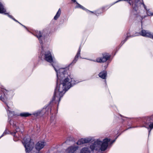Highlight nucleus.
I'll return each mask as SVG.
<instances>
[{
  "label": "nucleus",
  "instance_id": "obj_21",
  "mask_svg": "<svg viewBox=\"0 0 153 153\" xmlns=\"http://www.w3.org/2000/svg\"><path fill=\"white\" fill-rule=\"evenodd\" d=\"M143 127L147 128L149 131V135L150 133L151 130L153 128V123L152 122V123L149 125V127L146 126H144Z\"/></svg>",
  "mask_w": 153,
  "mask_h": 153
},
{
  "label": "nucleus",
  "instance_id": "obj_29",
  "mask_svg": "<svg viewBox=\"0 0 153 153\" xmlns=\"http://www.w3.org/2000/svg\"><path fill=\"white\" fill-rule=\"evenodd\" d=\"M20 24L22 26L24 27H25V28H26V29H27V27H26L24 25H23L21 23H20Z\"/></svg>",
  "mask_w": 153,
  "mask_h": 153
},
{
  "label": "nucleus",
  "instance_id": "obj_24",
  "mask_svg": "<svg viewBox=\"0 0 153 153\" xmlns=\"http://www.w3.org/2000/svg\"><path fill=\"white\" fill-rule=\"evenodd\" d=\"M131 0H118L117 1H116L114 2V3L113 4H114L115 3H117L118 2H119L120 1H127L128 2V3L130 4V5H131V2H130V1H131Z\"/></svg>",
  "mask_w": 153,
  "mask_h": 153
},
{
  "label": "nucleus",
  "instance_id": "obj_11",
  "mask_svg": "<svg viewBox=\"0 0 153 153\" xmlns=\"http://www.w3.org/2000/svg\"><path fill=\"white\" fill-rule=\"evenodd\" d=\"M45 143L44 142L39 141L37 142L35 145V148L38 151H39L43 148Z\"/></svg>",
  "mask_w": 153,
  "mask_h": 153
},
{
  "label": "nucleus",
  "instance_id": "obj_16",
  "mask_svg": "<svg viewBox=\"0 0 153 153\" xmlns=\"http://www.w3.org/2000/svg\"><path fill=\"white\" fill-rule=\"evenodd\" d=\"M143 7L146 11V14H147V16H153V12H151L149 9H147L146 6L145 4H143Z\"/></svg>",
  "mask_w": 153,
  "mask_h": 153
},
{
  "label": "nucleus",
  "instance_id": "obj_33",
  "mask_svg": "<svg viewBox=\"0 0 153 153\" xmlns=\"http://www.w3.org/2000/svg\"><path fill=\"white\" fill-rule=\"evenodd\" d=\"M147 16H145V17Z\"/></svg>",
  "mask_w": 153,
  "mask_h": 153
},
{
  "label": "nucleus",
  "instance_id": "obj_20",
  "mask_svg": "<svg viewBox=\"0 0 153 153\" xmlns=\"http://www.w3.org/2000/svg\"><path fill=\"white\" fill-rule=\"evenodd\" d=\"M80 153H91V151L87 147H84L82 149Z\"/></svg>",
  "mask_w": 153,
  "mask_h": 153
},
{
  "label": "nucleus",
  "instance_id": "obj_18",
  "mask_svg": "<svg viewBox=\"0 0 153 153\" xmlns=\"http://www.w3.org/2000/svg\"><path fill=\"white\" fill-rule=\"evenodd\" d=\"M61 13V10L60 8H59L57 12L56 15L54 17V19L57 20L58 18L60 17Z\"/></svg>",
  "mask_w": 153,
  "mask_h": 153
},
{
  "label": "nucleus",
  "instance_id": "obj_3",
  "mask_svg": "<svg viewBox=\"0 0 153 153\" xmlns=\"http://www.w3.org/2000/svg\"><path fill=\"white\" fill-rule=\"evenodd\" d=\"M48 34V31L47 30L42 31H37L34 33V35L38 39L39 42L41 45L42 51L40 56L48 62L52 63L53 62V59L51 52L47 51L44 52L43 44L46 42L48 40L47 37Z\"/></svg>",
  "mask_w": 153,
  "mask_h": 153
},
{
  "label": "nucleus",
  "instance_id": "obj_12",
  "mask_svg": "<svg viewBox=\"0 0 153 153\" xmlns=\"http://www.w3.org/2000/svg\"><path fill=\"white\" fill-rule=\"evenodd\" d=\"M140 34L143 36L149 38L151 32L149 30L142 29L139 33Z\"/></svg>",
  "mask_w": 153,
  "mask_h": 153
},
{
  "label": "nucleus",
  "instance_id": "obj_5",
  "mask_svg": "<svg viewBox=\"0 0 153 153\" xmlns=\"http://www.w3.org/2000/svg\"><path fill=\"white\" fill-rule=\"evenodd\" d=\"M25 148L26 153H30L34 146L33 142L31 140L30 136H27L24 137L22 142Z\"/></svg>",
  "mask_w": 153,
  "mask_h": 153
},
{
  "label": "nucleus",
  "instance_id": "obj_31",
  "mask_svg": "<svg viewBox=\"0 0 153 153\" xmlns=\"http://www.w3.org/2000/svg\"><path fill=\"white\" fill-rule=\"evenodd\" d=\"M138 126H136V127H130V128H127V129H128L129 128H135V127H137Z\"/></svg>",
  "mask_w": 153,
  "mask_h": 153
},
{
  "label": "nucleus",
  "instance_id": "obj_4",
  "mask_svg": "<svg viewBox=\"0 0 153 153\" xmlns=\"http://www.w3.org/2000/svg\"><path fill=\"white\" fill-rule=\"evenodd\" d=\"M110 140V139L107 138L103 139L102 141L97 139L90 144V148L93 152H98L104 151L107 149Z\"/></svg>",
  "mask_w": 153,
  "mask_h": 153
},
{
  "label": "nucleus",
  "instance_id": "obj_19",
  "mask_svg": "<svg viewBox=\"0 0 153 153\" xmlns=\"http://www.w3.org/2000/svg\"><path fill=\"white\" fill-rule=\"evenodd\" d=\"M76 4H77L76 6L75 7V8H79L81 9H82L83 10H86L87 12L89 11L91 13H93V11H90L86 9L85 7H83V6L79 4L77 2H76Z\"/></svg>",
  "mask_w": 153,
  "mask_h": 153
},
{
  "label": "nucleus",
  "instance_id": "obj_1",
  "mask_svg": "<svg viewBox=\"0 0 153 153\" xmlns=\"http://www.w3.org/2000/svg\"><path fill=\"white\" fill-rule=\"evenodd\" d=\"M51 64L56 73V87L55 89L52 100L50 103L45 106L42 109L39 110L32 114L36 117L42 116L44 114L48 115L51 113L52 102L56 103L58 102V106L61 98L66 91L80 82L77 80H75L72 76L68 75L66 69L61 68L58 70L53 63Z\"/></svg>",
  "mask_w": 153,
  "mask_h": 153
},
{
  "label": "nucleus",
  "instance_id": "obj_32",
  "mask_svg": "<svg viewBox=\"0 0 153 153\" xmlns=\"http://www.w3.org/2000/svg\"><path fill=\"white\" fill-rule=\"evenodd\" d=\"M141 24H142V22L141 21Z\"/></svg>",
  "mask_w": 153,
  "mask_h": 153
},
{
  "label": "nucleus",
  "instance_id": "obj_14",
  "mask_svg": "<svg viewBox=\"0 0 153 153\" xmlns=\"http://www.w3.org/2000/svg\"><path fill=\"white\" fill-rule=\"evenodd\" d=\"M143 121L146 125H149L153 122V120L152 117H145Z\"/></svg>",
  "mask_w": 153,
  "mask_h": 153
},
{
  "label": "nucleus",
  "instance_id": "obj_8",
  "mask_svg": "<svg viewBox=\"0 0 153 153\" xmlns=\"http://www.w3.org/2000/svg\"><path fill=\"white\" fill-rule=\"evenodd\" d=\"M94 140V138L91 137H88L83 138L79 139L76 143L77 145H81L85 143H88Z\"/></svg>",
  "mask_w": 153,
  "mask_h": 153
},
{
  "label": "nucleus",
  "instance_id": "obj_15",
  "mask_svg": "<svg viewBox=\"0 0 153 153\" xmlns=\"http://www.w3.org/2000/svg\"><path fill=\"white\" fill-rule=\"evenodd\" d=\"M107 75V72L105 71H103L100 73L98 74L99 76L103 79H106Z\"/></svg>",
  "mask_w": 153,
  "mask_h": 153
},
{
  "label": "nucleus",
  "instance_id": "obj_28",
  "mask_svg": "<svg viewBox=\"0 0 153 153\" xmlns=\"http://www.w3.org/2000/svg\"><path fill=\"white\" fill-rule=\"evenodd\" d=\"M93 12L92 13H94L97 16H98L99 15V13H98L97 12H95V13L94 12Z\"/></svg>",
  "mask_w": 153,
  "mask_h": 153
},
{
  "label": "nucleus",
  "instance_id": "obj_17",
  "mask_svg": "<svg viewBox=\"0 0 153 153\" xmlns=\"http://www.w3.org/2000/svg\"><path fill=\"white\" fill-rule=\"evenodd\" d=\"M32 115L31 114H30L29 113L27 112H22L19 114V116H20L22 117H29Z\"/></svg>",
  "mask_w": 153,
  "mask_h": 153
},
{
  "label": "nucleus",
  "instance_id": "obj_30",
  "mask_svg": "<svg viewBox=\"0 0 153 153\" xmlns=\"http://www.w3.org/2000/svg\"><path fill=\"white\" fill-rule=\"evenodd\" d=\"M73 2H76V0H71Z\"/></svg>",
  "mask_w": 153,
  "mask_h": 153
},
{
  "label": "nucleus",
  "instance_id": "obj_27",
  "mask_svg": "<svg viewBox=\"0 0 153 153\" xmlns=\"http://www.w3.org/2000/svg\"><path fill=\"white\" fill-rule=\"evenodd\" d=\"M117 138V137L116 138V139H115L111 141V142H110V141L108 142V143L109 142L110 145H111L116 140ZM110 141H111V140Z\"/></svg>",
  "mask_w": 153,
  "mask_h": 153
},
{
  "label": "nucleus",
  "instance_id": "obj_22",
  "mask_svg": "<svg viewBox=\"0 0 153 153\" xmlns=\"http://www.w3.org/2000/svg\"><path fill=\"white\" fill-rule=\"evenodd\" d=\"M133 37V36L130 35V33H128L126 34V36L125 39L122 41L120 44L121 45H122L127 40L129 37Z\"/></svg>",
  "mask_w": 153,
  "mask_h": 153
},
{
  "label": "nucleus",
  "instance_id": "obj_10",
  "mask_svg": "<svg viewBox=\"0 0 153 153\" xmlns=\"http://www.w3.org/2000/svg\"><path fill=\"white\" fill-rule=\"evenodd\" d=\"M79 147L75 145L71 146L68 147L66 150V153H74L78 149Z\"/></svg>",
  "mask_w": 153,
  "mask_h": 153
},
{
  "label": "nucleus",
  "instance_id": "obj_9",
  "mask_svg": "<svg viewBox=\"0 0 153 153\" xmlns=\"http://www.w3.org/2000/svg\"><path fill=\"white\" fill-rule=\"evenodd\" d=\"M6 12V10L4 8V6L2 3L1 2H0V13H4L5 15H7L9 17L12 19L15 22L19 23V24L20 23L17 20L14 18L12 16L10 15L7 13H5Z\"/></svg>",
  "mask_w": 153,
  "mask_h": 153
},
{
  "label": "nucleus",
  "instance_id": "obj_6",
  "mask_svg": "<svg viewBox=\"0 0 153 153\" xmlns=\"http://www.w3.org/2000/svg\"><path fill=\"white\" fill-rule=\"evenodd\" d=\"M134 6L133 3H131V5L133 7V9L130 12L131 15H136L137 14L138 7L141 6L142 5L143 7L144 3L143 0H135L134 2Z\"/></svg>",
  "mask_w": 153,
  "mask_h": 153
},
{
  "label": "nucleus",
  "instance_id": "obj_26",
  "mask_svg": "<svg viewBox=\"0 0 153 153\" xmlns=\"http://www.w3.org/2000/svg\"><path fill=\"white\" fill-rule=\"evenodd\" d=\"M149 38L153 39V33L151 32V34H150Z\"/></svg>",
  "mask_w": 153,
  "mask_h": 153
},
{
  "label": "nucleus",
  "instance_id": "obj_13",
  "mask_svg": "<svg viewBox=\"0 0 153 153\" xmlns=\"http://www.w3.org/2000/svg\"><path fill=\"white\" fill-rule=\"evenodd\" d=\"M80 52L81 48L80 47L77 53L74 57V59L73 61L70 64V65H74L75 63L77 61L78 57H80V58H81V57H80Z\"/></svg>",
  "mask_w": 153,
  "mask_h": 153
},
{
  "label": "nucleus",
  "instance_id": "obj_23",
  "mask_svg": "<svg viewBox=\"0 0 153 153\" xmlns=\"http://www.w3.org/2000/svg\"><path fill=\"white\" fill-rule=\"evenodd\" d=\"M51 123L52 125H53L55 123L56 119L55 116H52L51 117Z\"/></svg>",
  "mask_w": 153,
  "mask_h": 153
},
{
  "label": "nucleus",
  "instance_id": "obj_2",
  "mask_svg": "<svg viewBox=\"0 0 153 153\" xmlns=\"http://www.w3.org/2000/svg\"><path fill=\"white\" fill-rule=\"evenodd\" d=\"M1 88V93L0 94V100L4 102L7 106L6 108L8 116V122L10 125H12L14 128L16 129V131L11 132L10 134L14 136V140L16 141L19 139V138L21 137L19 134H21L20 132V129L18 126V123L16 122H14L10 119V117L14 116H19V114L16 113L14 111H11L9 110V106L12 105V102L10 101L6 95L12 96L13 94V91H8L4 89L3 86L0 87Z\"/></svg>",
  "mask_w": 153,
  "mask_h": 153
},
{
  "label": "nucleus",
  "instance_id": "obj_25",
  "mask_svg": "<svg viewBox=\"0 0 153 153\" xmlns=\"http://www.w3.org/2000/svg\"><path fill=\"white\" fill-rule=\"evenodd\" d=\"M8 134H9V133L7 132V131L6 130L4 131L3 133L2 134V135L0 137V139L4 135Z\"/></svg>",
  "mask_w": 153,
  "mask_h": 153
},
{
  "label": "nucleus",
  "instance_id": "obj_7",
  "mask_svg": "<svg viewBox=\"0 0 153 153\" xmlns=\"http://www.w3.org/2000/svg\"><path fill=\"white\" fill-rule=\"evenodd\" d=\"M102 57H98L96 60H92L91 59H88V60L94 61L97 62L98 63L104 62H106L111 57V55L108 53H105L102 54Z\"/></svg>",
  "mask_w": 153,
  "mask_h": 153
}]
</instances>
